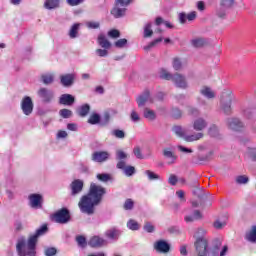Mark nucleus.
Segmentation results:
<instances>
[{"label": "nucleus", "instance_id": "9", "mask_svg": "<svg viewBox=\"0 0 256 256\" xmlns=\"http://www.w3.org/2000/svg\"><path fill=\"white\" fill-rule=\"evenodd\" d=\"M20 107L24 115L29 116L33 113V99L29 96H24L20 102Z\"/></svg>", "mask_w": 256, "mask_h": 256}, {"label": "nucleus", "instance_id": "3", "mask_svg": "<svg viewBox=\"0 0 256 256\" xmlns=\"http://www.w3.org/2000/svg\"><path fill=\"white\" fill-rule=\"evenodd\" d=\"M233 101H235L233 91L229 89L223 90L220 96V111H222L224 115H231L233 113V108L231 107Z\"/></svg>", "mask_w": 256, "mask_h": 256}, {"label": "nucleus", "instance_id": "47", "mask_svg": "<svg viewBox=\"0 0 256 256\" xmlns=\"http://www.w3.org/2000/svg\"><path fill=\"white\" fill-rule=\"evenodd\" d=\"M127 43V39L121 38L114 43V47H116L117 49H124V47H127Z\"/></svg>", "mask_w": 256, "mask_h": 256}, {"label": "nucleus", "instance_id": "37", "mask_svg": "<svg viewBox=\"0 0 256 256\" xmlns=\"http://www.w3.org/2000/svg\"><path fill=\"white\" fill-rule=\"evenodd\" d=\"M45 9H57L59 7V0H46L44 3Z\"/></svg>", "mask_w": 256, "mask_h": 256}, {"label": "nucleus", "instance_id": "50", "mask_svg": "<svg viewBox=\"0 0 256 256\" xmlns=\"http://www.w3.org/2000/svg\"><path fill=\"white\" fill-rule=\"evenodd\" d=\"M145 175H147L148 179L150 181H155L157 179H161V177L159 176V174H156L155 172L153 171H150V170H146L145 171Z\"/></svg>", "mask_w": 256, "mask_h": 256}, {"label": "nucleus", "instance_id": "62", "mask_svg": "<svg viewBox=\"0 0 256 256\" xmlns=\"http://www.w3.org/2000/svg\"><path fill=\"white\" fill-rule=\"evenodd\" d=\"M177 149H178V151H181V153H185L186 155L189 154V153H193V149L187 148V147L182 146V145H178Z\"/></svg>", "mask_w": 256, "mask_h": 256}, {"label": "nucleus", "instance_id": "64", "mask_svg": "<svg viewBox=\"0 0 256 256\" xmlns=\"http://www.w3.org/2000/svg\"><path fill=\"white\" fill-rule=\"evenodd\" d=\"M133 153L137 159H143V154L141 153V148L135 147Z\"/></svg>", "mask_w": 256, "mask_h": 256}, {"label": "nucleus", "instance_id": "29", "mask_svg": "<svg viewBox=\"0 0 256 256\" xmlns=\"http://www.w3.org/2000/svg\"><path fill=\"white\" fill-rule=\"evenodd\" d=\"M246 241L249 243H256V225H253L245 235Z\"/></svg>", "mask_w": 256, "mask_h": 256}, {"label": "nucleus", "instance_id": "41", "mask_svg": "<svg viewBox=\"0 0 256 256\" xmlns=\"http://www.w3.org/2000/svg\"><path fill=\"white\" fill-rule=\"evenodd\" d=\"M118 169H122L126 177H132V175H135V167L133 166H124V168H118Z\"/></svg>", "mask_w": 256, "mask_h": 256}, {"label": "nucleus", "instance_id": "15", "mask_svg": "<svg viewBox=\"0 0 256 256\" xmlns=\"http://www.w3.org/2000/svg\"><path fill=\"white\" fill-rule=\"evenodd\" d=\"M163 157L167 159L168 165H173L175 161H177V155H175V152H173V147H165L162 151Z\"/></svg>", "mask_w": 256, "mask_h": 256}, {"label": "nucleus", "instance_id": "34", "mask_svg": "<svg viewBox=\"0 0 256 256\" xmlns=\"http://www.w3.org/2000/svg\"><path fill=\"white\" fill-rule=\"evenodd\" d=\"M173 133L180 137L181 139H185V135H187V130L181 126H174L172 128Z\"/></svg>", "mask_w": 256, "mask_h": 256}, {"label": "nucleus", "instance_id": "48", "mask_svg": "<svg viewBox=\"0 0 256 256\" xmlns=\"http://www.w3.org/2000/svg\"><path fill=\"white\" fill-rule=\"evenodd\" d=\"M236 183L238 185H247L249 183V177L245 175H240L236 177Z\"/></svg>", "mask_w": 256, "mask_h": 256}, {"label": "nucleus", "instance_id": "60", "mask_svg": "<svg viewBox=\"0 0 256 256\" xmlns=\"http://www.w3.org/2000/svg\"><path fill=\"white\" fill-rule=\"evenodd\" d=\"M69 137V133L65 130H59L56 134V139H67Z\"/></svg>", "mask_w": 256, "mask_h": 256}, {"label": "nucleus", "instance_id": "19", "mask_svg": "<svg viewBox=\"0 0 256 256\" xmlns=\"http://www.w3.org/2000/svg\"><path fill=\"white\" fill-rule=\"evenodd\" d=\"M83 185H84V182L81 179H76L72 181V183L70 184L72 197L79 195V193L83 191Z\"/></svg>", "mask_w": 256, "mask_h": 256}, {"label": "nucleus", "instance_id": "61", "mask_svg": "<svg viewBox=\"0 0 256 256\" xmlns=\"http://www.w3.org/2000/svg\"><path fill=\"white\" fill-rule=\"evenodd\" d=\"M216 15L217 17H219V19H225V17H227V11H225L224 8L221 7L216 11Z\"/></svg>", "mask_w": 256, "mask_h": 256}, {"label": "nucleus", "instance_id": "8", "mask_svg": "<svg viewBox=\"0 0 256 256\" xmlns=\"http://www.w3.org/2000/svg\"><path fill=\"white\" fill-rule=\"evenodd\" d=\"M136 103L138 104V107H145V105H151L155 103V97L151 95L149 90H146L137 97Z\"/></svg>", "mask_w": 256, "mask_h": 256}, {"label": "nucleus", "instance_id": "20", "mask_svg": "<svg viewBox=\"0 0 256 256\" xmlns=\"http://www.w3.org/2000/svg\"><path fill=\"white\" fill-rule=\"evenodd\" d=\"M75 73L63 74L60 76V83L63 87H71L75 83Z\"/></svg>", "mask_w": 256, "mask_h": 256}, {"label": "nucleus", "instance_id": "31", "mask_svg": "<svg viewBox=\"0 0 256 256\" xmlns=\"http://www.w3.org/2000/svg\"><path fill=\"white\" fill-rule=\"evenodd\" d=\"M200 93H201V95L206 97V99H215V92L207 86L203 87L200 90Z\"/></svg>", "mask_w": 256, "mask_h": 256}, {"label": "nucleus", "instance_id": "4", "mask_svg": "<svg viewBox=\"0 0 256 256\" xmlns=\"http://www.w3.org/2000/svg\"><path fill=\"white\" fill-rule=\"evenodd\" d=\"M99 203L93 200L88 194L81 197L78 207L81 213H85L86 215H93L95 213V207H97Z\"/></svg>", "mask_w": 256, "mask_h": 256}, {"label": "nucleus", "instance_id": "12", "mask_svg": "<svg viewBox=\"0 0 256 256\" xmlns=\"http://www.w3.org/2000/svg\"><path fill=\"white\" fill-rule=\"evenodd\" d=\"M38 97L42 99L44 103H51L53 101L54 93L53 90L47 88H40L37 92Z\"/></svg>", "mask_w": 256, "mask_h": 256}, {"label": "nucleus", "instance_id": "56", "mask_svg": "<svg viewBox=\"0 0 256 256\" xmlns=\"http://www.w3.org/2000/svg\"><path fill=\"white\" fill-rule=\"evenodd\" d=\"M112 135L116 137V139H125V132L120 129L113 130Z\"/></svg>", "mask_w": 256, "mask_h": 256}, {"label": "nucleus", "instance_id": "18", "mask_svg": "<svg viewBox=\"0 0 256 256\" xmlns=\"http://www.w3.org/2000/svg\"><path fill=\"white\" fill-rule=\"evenodd\" d=\"M88 245L96 249L99 247H105V245H107V240H105L103 237L95 235L90 237Z\"/></svg>", "mask_w": 256, "mask_h": 256}, {"label": "nucleus", "instance_id": "40", "mask_svg": "<svg viewBox=\"0 0 256 256\" xmlns=\"http://www.w3.org/2000/svg\"><path fill=\"white\" fill-rule=\"evenodd\" d=\"M100 121L101 116L97 113H93L88 119V123H90V125H97V123H100Z\"/></svg>", "mask_w": 256, "mask_h": 256}, {"label": "nucleus", "instance_id": "17", "mask_svg": "<svg viewBox=\"0 0 256 256\" xmlns=\"http://www.w3.org/2000/svg\"><path fill=\"white\" fill-rule=\"evenodd\" d=\"M207 125H209V123L203 117H198L192 122L194 131H198V133L205 131V129H207Z\"/></svg>", "mask_w": 256, "mask_h": 256}, {"label": "nucleus", "instance_id": "5", "mask_svg": "<svg viewBox=\"0 0 256 256\" xmlns=\"http://www.w3.org/2000/svg\"><path fill=\"white\" fill-rule=\"evenodd\" d=\"M105 193H107V191L105 190V188H103V186L95 183L90 184L88 195L93 200H95L98 203V205L103 200V195H105Z\"/></svg>", "mask_w": 256, "mask_h": 256}, {"label": "nucleus", "instance_id": "7", "mask_svg": "<svg viewBox=\"0 0 256 256\" xmlns=\"http://www.w3.org/2000/svg\"><path fill=\"white\" fill-rule=\"evenodd\" d=\"M43 194L31 193L28 196V205L31 209H43Z\"/></svg>", "mask_w": 256, "mask_h": 256}, {"label": "nucleus", "instance_id": "22", "mask_svg": "<svg viewBox=\"0 0 256 256\" xmlns=\"http://www.w3.org/2000/svg\"><path fill=\"white\" fill-rule=\"evenodd\" d=\"M197 19V12L193 11L188 14L180 13L179 14V21L182 24L187 23V21H195Z\"/></svg>", "mask_w": 256, "mask_h": 256}, {"label": "nucleus", "instance_id": "33", "mask_svg": "<svg viewBox=\"0 0 256 256\" xmlns=\"http://www.w3.org/2000/svg\"><path fill=\"white\" fill-rule=\"evenodd\" d=\"M89 111H91V106H89V104H84L77 109V113L80 117H87Z\"/></svg>", "mask_w": 256, "mask_h": 256}, {"label": "nucleus", "instance_id": "55", "mask_svg": "<svg viewBox=\"0 0 256 256\" xmlns=\"http://www.w3.org/2000/svg\"><path fill=\"white\" fill-rule=\"evenodd\" d=\"M130 119L133 123H139L141 121V116H139V113H137V111L132 110L130 114Z\"/></svg>", "mask_w": 256, "mask_h": 256}, {"label": "nucleus", "instance_id": "28", "mask_svg": "<svg viewBox=\"0 0 256 256\" xmlns=\"http://www.w3.org/2000/svg\"><path fill=\"white\" fill-rule=\"evenodd\" d=\"M97 43L102 47V49H111V42L108 41L105 34H100L98 36Z\"/></svg>", "mask_w": 256, "mask_h": 256}, {"label": "nucleus", "instance_id": "35", "mask_svg": "<svg viewBox=\"0 0 256 256\" xmlns=\"http://www.w3.org/2000/svg\"><path fill=\"white\" fill-rule=\"evenodd\" d=\"M143 115L145 119H148V121H155V119H157V114L155 111L149 108L144 109Z\"/></svg>", "mask_w": 256, "mask_h": 256}, {"label": "nucleus", "instance_id": "42", "mask_svg": "<svg viewBox=\"0 0 256 256\" xmlns=\"http://www.w3.org/2000/svg\"><path fill=\"white\" fill-rule=\"evenodd\" d=\"M235 5V0H221L220 7L222 9H231Z\"/></svg>", "mask_w": 256, "mask_h": 256}, {"label": "nucleus", "instance_id": "46", "mask_svg": "<svg viewBox=\"0 0 256 256\" xmlns=\"http://www.w3.org/2000/svg\"><path fill=\"white\" fill-rule=\"evenodd\" d=\"M206 41L203 38H194L191 40V44L193 47H203L205 45Z\"/></svg>", "mask_w": 256, "mask_h": 256}, {"label": "nucleus", "instance_id": "54", "mask_svg": "<svg viewBox=\"0 0 256 256\" xmlns=\"http://www.w3.org/2000/svg\"><path fill=\"white\" fill-rule=\"evenodd\" d=\"M123 207H124L125 211H131V209H133V207H135V202H133L132 199H126Z\"/></svg>", "mask_w": 256, "mask_h": 256}, {"label": "nucleus", "instance_id": "59", "mask_svg": "<svg viewBox=\"0 0 256 256\" xmlns=\"http://www.w3.org/2000/svg\"><path fill=\"white\" fill-rule=\"evenodd\" d=\"M176 197L179 199L180 203H185V201H187L185 198V191L183 190L176 191Z\"/></svg>", "mask_w": 256, "mask_h": 256}, {"label": "nucleus", "instance_id": "43", "mask_svg": "<svg viewBox=\"0 0 256 256\" xmlns=\"http://www.w3.org/2000/svg\"><path fill=\"white\" fill-rule=\"evenodd\" d=\"M208 134L210 137H219V127L217 125H212L208 129Z\"/></svg>", "mask_w": 256, "mask_h": 256}, {"label": "nucleus", "instance_id": "63", "mask_svg": "<svg viewBox=\"0 0 256 256\" xmlns=\"http://www.w3.org/2000/svg\"><path fill=\"white\" fill-rule=\"evenodd\" d=\"M144 231H146L147 233H153V231H155V226H153V224L147 222L144 225Z\"/></svg>", "mask_w": 256, "mask_h": 256}, {"label": "nucleus", "instance_id": "53", "mask_svg": "<svg viewBox=\"0 0 256 256\" xmlns=\"http://www.w3.org/2000/svg\"><path fill=\"white\" fill-rule=\"evenodd\" d=\"M86 27L88 29H99L101 27V23H99V21H88L86 22Z\"/></svg>", "mask_w": 256, "mask_h": 256}, {"label": "nucleus", "instance_id": "26", "mask_svg": "<svg viewBox=\"0 0 256 256\" xmlns=\"http://www.w3.org/2000/svg\"><path fill=\"white\" fill-rule=\"evenodd\" d=\"M59 103L61 105H68V106H70L73 103H75V97H73V95H71V94H62L60 96Z\"/></svg>", "mask_w": 256, "mask_h": 256}, {"label": "nucleus", "instance_id": "1", "mask_svg": "<svg viewBox=\"0 0 256 256\" xmlns=\"http://www.w3.org/2000/svg\"><path fill=\"white\" fill-rule=\"evenodd\" d=\"M47 233V225H43L36 230L34 234H31L28 239L20 237L16 243V251L18 256H36L37 255V241L39 237Z\"/></svg>", "mask_w": 256, "mask_h": 256}, {"label": "nucleus", "instance_id": "57", "mask_svg": "<svg viewBox=\"0 0 256 256\" xmlns=\"http://www.w3.org/2000/svg\"><path fill=\"white\" fill-rule=\"evenodd\" d=\"M44 255H46V256H55V255H57V248H55V247L45 248Z\"/></svg>", "mask_w": 256, "mask_h": 256}, {"label": "nucleus", "instance_id": "13", "mask_svg": "<svg viewBox=\"0 0 256 256\" xmlns=\"http://www.w3.org/2000/svg\"><path fill=\"white\" fill-rule=\"evenodd\" d=\"M125 13H127V6H123L119 2H115V6L111 10V15L115 17V19H119L121 17H125Z\"/></svg>", "mask_w": 256, "mask_h": 256}, {"label": "nucleus", "instance_id": "49", "mask_svg": "<svg viewBox=\"0 0 256 256\" xmlns=\"http://www.w3.org/2000/svg\"><path fill=\"white\" fill-rule=\"evenodd\" d=\"M163 41V38H157L154 41L150 42L147 46L144 47V51H149L150 49H153V47L159 45Z\"/></svg>", "mask_w": 256, "mask_h": 256}, {"label": "nucleus", "instance_id": "11", "mask_svg": "<svg viewBox=\"0 0 256 256\" xmlns=\"http://www.w3.org/2000/svg\"><path fill=\"white\" fill-rule=\"evenodd\" d=\"M226 125L228 127V129H231V131H241L242 129L245 128V124L243 123V121H241V119L239 118H228L226 120Z\"/></svg>", "mask_w": 256, "mask_h": 256}, {"label": "nucleus", "instance_id": "30", "mask_svg": "<svg viewBox=\"0 0 256 256\" xmlns=\"http://www.w3.org/2000/svg\"><path fill=\"white\" fill-rule=\"evenodd\" d=\"M160 79H164L165 81H172L174 75L170 73L169 70L165 68H161L158 73Z\"/></svg>", "mask_w": 256, "mask_h": 256}, {"label": "nucleus", "instance_id": "51", "mask_svg": "<svg viewBox=\"0 0 256 256\" xmlns=\"http://www.w3.org/2000/svg\"><path fill=\"white\" fill-rule=\"evenodd\" d=\"M95 54L98 57H108V55H109V48H103V49L99 48V49H96Z\"/></svg>", "mask_w": 256, "mask_h": 256}, {"label": "nucleus", "instance_id": "6", "mask_svg": "<svg viewBox=\"0 0 256 256\" xmlns=\"http://www.w3.org/2000/svg\"><path fill=\"white\" fill-rule=\"evenodd\" d=\"M52 221L60 225H65L71 221V214L67 208H62L52 215Z\"/></svg>", "mask_w": 256, "mask_h": 256}, {"label": "nucleus", "instance_id": "39", "mask_svg": "<svg viewBox=\"0 0 256 256\" xmlns=\"http://www.w3.org/2000/svg\"><path fill=\"white\" fill-rule=\"evenodd\" d=\"M246 157L250 159V161L256 162V148H253V147L247 148Z\"/></svg>", "mask_w": 256, "mask_h": 256}, {"label": "nucleus", "instance_id": "58", "mask_svg": "<svg viewBox=\"0 0 256 256\" xmlns=\"http://www.w3.org/2000/svg\"><path fill=\"white\" fill-rule=\"evenodd\" d=\"M108 37H111V39H118V37H121V32L117 29L110 30L108 32Z\"/></svg>", "mask_w": 256, "mask_h": 256}, {"label": "nucleus", "instance_id": "23", "mask_svg": "<svg viewBox=\"0 0 256 256\" xmlns=\"http://www.w3.org/2000/svg\"><path fill=\"white\" fill-rule=\"evenodd\" d=\"M41 81L44 85H51L55 82V72H46L41 75Z\"/></svg>", "mask_w": 256, "mask_h": 256}, {"label": "nucleus", "instance_id": "25", "mask_svg": "<svg viewBox=\"0 0 256 256\" xmlns=\"http://www.w3.org/2000/svg\"><path fill=\"white\" fill-rule=\"evenodd\" d=\"M121 235V230L117 228H110L105 232V237L108 239H112L113 241H117Z\"/></svg>", "mask_w": 256, "mask_h": 256}, {"label": "nucleus", "instance_id": "14", "mask_svg": "<svg viewBox=\"0 0 256 256\" xmlns=\"http://www.w3.org/2000/svg\"><path fill=\"white\" fill-rule=\"evenodd\" d=\"M172 81L174 85H176V87H178L179 89H187V87H189V85L187 84V78H185V76H183L182 74H174V76L172 77Z\"/></svg>", "mask_w": 256, "mask_h": 256}, {"label": "nucleus", "instance_id": "2", "mask_svg": "<svg viewBox=\"0 0 256 256\" xmlns=\"http://www.w3.org/2000/svg\"><path fill=\"white\" fill-rule=\"evenodd\" d=\"M205 233H207L205 229L199 228L194 234V237L196 239L194 243L195 256H205L207 255V251H209V242L205 237Z\"/></svg>", "mask_w": 256, "mask_h": 256}, {"label": "nucleus", "instance_id": "21", "mask_svg": "<svg viewBox=\"0 0 256 256\" xmlns=\"http://www.w3.org/2000/svg\"><path fill=\"white\" fill-rule=\"evenodd\" d=\"M110 154L107 151H97L92 154V161L95 163H104L109 159Z\"/></svg>", "mask_w": 256, "mask_h": 256}, {"label": "nucleus", "instance_id": "36", "mask_svg": "<svg viewBox=\"0 0 256 256\" xmlns=\"http://www.w3.org/2000/svg\"><path fill=\"white\" fill-rule=\"evenodd\" d=\"M143 36L145 38L153 37V23L147 22L144 25V34H143Z\"/></svg>", "mask_w": 256, "mask_h": 256}, {"label": "nucleus", "instance_id": "24", "mask_svg": "<svg viewBox=\"0 0 256 256\" xmlns=\"http://www.w3.org/2000/svg\"><path fill=\"white\" fill-rule=\"evenodd\" d=\"M81 29V23H74L69 31H68V37L70 39H77L79 37V31Z\"/></svg>", "mask_w": 256, "mask_h": 256}, {"label": "nucleus", "instance_id": "27", "mask_svg": "<svg viewBox=\"0 0 256 256\" xmlns=\"http://www.w3.org/2000/svg\"><path fill=\"white\" fill-rule=\"evenodd\" d=\"M204 134L202 132H197L194 134H186L184 136V141L187 143H193V141H199V139H203Z\"/></svg>", "mask_w": 256, "mask_h": 256}, {"label": "nucleus", "instance_id": "45", "mask_svg": "<svg viewBox=\"0 0 256 256\" xmlns=\"http://www.w3.org/2000/svg\"><path fill=\"white\" fill-rule=\"evenodd\" d=\"M59 115L63 119H69V118L73 117V112L69 109H61L59 111Z\"/></svg>", "mask_w": 256, "mask_h": 256}, {"label": "nucleus", "instance_id": "10", "mask_svg": "<svg viewBox=\"0 0 256 256\" xmlns=\"http://www.w3.org/2000/svg\"><path fill=\"white\" fill-rule=\"evenodd\" d=\"M153 249L156 251V253H162L164 255H167L169 251H171V244L165 240H157L153 244Z\"/></svg>", "mask_w": 256, "mask_h": 256}, {"label": "nucleus", "instance_id": "32", "mask_svg": "<svg viewBox=\"0 0 256 256\" xmlns=\"http://www.w3.org/2000/svg\"><path fill=\"white\" fill-rule=\"evenodd\" d=\"M126 227L130 229V231H139L141 229V224H139L135 219H129Z\"/></svg>", "mask_w": 256, "mask_h": 256}, {"label": "nucleus", "instance_id": "44", "mask_svg": "<svg viewBox=\"0 0 256 256\" xmlns=\"http://www.w3.org/2000/svg\"><path fill=\"white\" fill-rule=\"evenodd\" d=\"M225 225H227V218H224V219L219 218L214 222L215 229H223Z\"/></svg>", "mask_w": 256, "mask_h": 256}, {"label": "nucleus", "instance_id": "38", "mask_svg": "<svg viewBox=\"0 0 256 256\" xmlns=\"http://www.w3.org/2000/svg\"><path fill=\"white\" fill-rule=\"evenodd\" d=\"M172 67L175 71H181V69H183V61L181 58H174L172 61Z\"/></svg>", "mask_w": 256, "mask_h": 256}, {"label": "nucleus", "instance_id": "52", "mask_svg": "<svg viewBox=\"0 0 256 256\" xmlns=\"http://www.w3.org/2000/svg\"><path fill=\"white\" fill-rule=\"evenodd\" d=\"M96 179H98V181H101L102 183H107L108 181H111V175H109V174H97Z\"/></svg>", "mask_w": 256, "mask_h": 256}, {"label": "nucleus", "instance_id": "16", "mask_svg": "<svg viewBox=\"0 0 256 256\" xmlns=\"http://www.w3.org/2000/svg\"><path fill=\"white\" fill-rule=\"evenodd\" d=\"M127 157H129V155L125 153V151H116V160L118 161L116 165L117 169H125V165H127Z\"/></svg>", "mask_w": 256, "mask_h": 256}]
</instances>
